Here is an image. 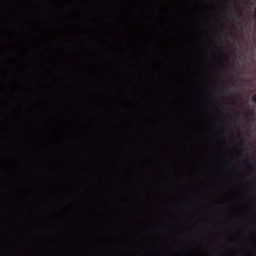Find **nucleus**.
I'll return each instance as SVG.
<instances>
[{
    "mask_svg": "<svg viewBox=\"0 0 256 256\" xmlns=\"http://www.w3.org/2000/svg\"><path fill=\"white\" fill-rule=\"evenodd\" d=\"M254 110H252L249 111L248 112H246V115L248 118H250L251 116H254Z\"/></svg>",
    "mask_w": 256,
    "mask_h": 256,
    "instance_id": "1",
    "label": "nucleus"
},
{
    "mask_svg": "<svg viewBox=\"0 0 256 256\" xmlns=\"http://www.w3.org/2000/svg\"><path fill=\"white\" fill-rule=\"evenodd\" d=\"M230 101L232 102V103L233 104H236V99L234 98H232L230 99Z\"/></svg>",
    "mask_w": 256,
    "mask_h": 256,
    "instance_id": "2",
    "label": "nucleus"
},
{
    "mask_svg": "<svg viewBox=\"0 0 256 256\" xmlns=\"http://www.w3.org/2000/svg\"><path fill=\"white\" fill-rule=\"evenodd\" d=\"M252 102L256 104V94L252 96Z\"/></svg>",
    "mask_w": 256,
    "mask_h": 256,
    "instance_id": "3",
    "label": "nucleus"
},
{
    "mask_svg": "<svg viewBox=\"0 0 256 256\" xmlns=\"http://www.w3.org/2000/svg\"><path fill=\"white\" fill-rule=\"evenodd\" d=\"M222 56L223 58L224 59V60L226 62H228V59L227 57L226 56V55H225V54H223L222 55Z\"/></svg>",
    "mask_w": 256,
    "mask_h": 256,
    "instance_id": "4",
    "label": "nucleus"
},
{
    "mask_svg": "<svg viewBox=\"0 0 256 256\" xmlns=\"http://www.w3.org/2000/svg\"><path fill=\"white\" fill-rule=\"evenodd\" d=\"M226 92H229L230 90V89L229 88H226L224 90Z\"/></svg>",
    "mask_w": 256,
    "mask_h": 256,
    "instance_id": "5",
    "label": "nucleus"
},
{
    "mask_svg": "<svg viewBox=\"0 0 256 256\" xmlns=\"http://www.w3.org/2000/svg\"><path fill=\"white\" fill-rule=\"evenodd\" d=\"M254 18L256 19V9L255 10H254Z\"/></svg>",
    "mask_w": 256,
    "mask_h": 256,
    "instance_id": "6",
    "label": "nucleus"
}]
</instances>
